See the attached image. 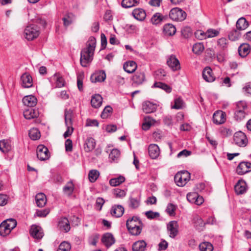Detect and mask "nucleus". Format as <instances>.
<instances>
[{
    "label": "nucleus",
    "mask_w": 251,
    "mask_h": 251,
    "mask_svg": "<svg viewBox=\"0 0 251 251\" xmlns=\"http://www.w3.org/2000/svg\"><path fill=\"white\" fill-rule=\"evenodd\" d=\"M149 154L152 159H156L160 154L159 147L156 144H151L148 148Z\"/></svg>",
    "instance_id": "nucleus-21"
},
{
    "label": "nucleus",
    "mask_w": 251,
    "mask_h": 251,
    "mask_svg": "<svg viewBox=\"0 0 251 251\" xmlns=\"http://www.w3.org/2000/svg\"><path fill=\"white\" fill-rule=\"evenodd\" d=\"M144 225H136V226H129L127 227L129 233L133 236H138L142 232Z\"/></svg>",
    "instance_id": "nucleus-33"
},
{
    "label": "nucleus",
    "mask_w": 251,
    "mask_h": 251,
    "mask_svg": "<svg viewBox=\"0 0 251 251\" xmlns=\"http://www.w3.org/2000/svg\"><path fill=\"white\" fill-rule=\"evenodd\" d=\"M143 224L140 218L137 216H133L129 218L126 222V227L132 226H136V225H143Z\"/></svg>",
    "instance_id": "nucleus-32"
},
{
    "label": "nucleus",
    "mask_w": 251,
    "mask_h": 251,
    "mask_svg": "<svg viewBox=\"0 0 251 251\" xmlns=\"http://www.w3.org/2000/svg\"><path fill=\"white\" fill-rule=\"evenodd\" d=\"M94 52L84 48L80 53V62L82 66L86 67L93 60Z\"/></svg>",
    "instance_id": "nucleus-4"
},
{
    "label": "nucleus",
    "mask_w": 251,
    "mask_h": 251,
    "mask_svg": "<svg viewBox=\"0 0 251 251\" xmlns=\"http://www.w3.org/2000/svg\"><path fill=\"white\" fill-rule=\"evenodd\" d=\"M140 204V199L139 197L134 198L130 196L128 199V206L131 209L137 208Z\"/></svg>",
    "instance_id": "nucleus-37"
},
{
    "label": "nucleus",
    "mask_w": 251,
    "mask_h": 251,
    "mask_svg": "<svg viewBox=\"0 0 251 251\" xmlns=\"http://www.w3.org/2000/svg\"><path fill=\"white\" fill-rule=\"evenodd\" d=\"M155 120L151 118L150 116H146L145 117V122L142 125L143 129L146 130L150 128L151 126L154 124Z\"/></svg>",
    "instance_id": "nucleus-46"
},
{
    "label": "nucleus",
    "mask_w": 251,
    "mask_h": 251,
    "mask_svg": "<svg viewBox=\"0 0 251 251\" xmlns=\"http://www.w3.org/2000/svg\"><path fill=\"white\" fill-rule=\"evenodd\" d=\"M113 111L112 108L107 105L105 107L102 112L101 113L100 116L102 119H106L111 115Z\"/></svg>",
    "instance_id": "nucleus-55"
},
{
    "label": "nucleus",
    "mask_w": 251,
    "mask_h": 251,
    "mask_svg": "<svg viewBox=\"0 0 251 251\" xmlns=\"http://www.w3.org/2000/svg\"><path fill=\"white\" fill-rule=\"evenodd\" d=\"M101 242L107 248H108L115 243V240L111 233H106L103 235Z\"/></svg>",
    "instance_id": "nucleus-17"
},
{
    "label": "nucleus",
    "mask_w": 251,
    "mask_h": 251,
    "mask_svg": "<svg viewBox=\"0 0 251 251\" xmlns=\"http://www.w3.org/2000/svg\"><path fill=\"white\" fill-rule=\"evenodd\" d=\"M17 221L14 219H9L3 221L0 224V235L6 236L9 234L11 230L17 226Z\"/></svg>",
    "instance_id": "nucleus-1"
},
{
    "label": "nucleus",
    "mask_w": 251,
    "mask_h": 251,
    "mask_svg": "<svg viewBox=\"0 0 251 251\" xmlns=\"http://www.w3.org/2000/svg\"><path fill=\"white\" fill-rule=\"evenodd\" d=\"M86 46V48L85 49L94 52L96 46V39L94 36H90L89 37Z\"/></svg>",
    "instance_id": "nucleus-41"
},
{
    "label": "nucleus",
    "mask_w": 251,
    "mask_h": 251,
    "mask_svg": "<svg viewBox=\"0 0 251 251\" xmlns=\"http://www.w3.org/2000/svg\"><path fill=\"white\" fill-rule=\"evenodd\" d=\"M113 194L116 198H122L126 196V192L125 190L119 188H115L113 190Z\"/></svg>",
    "instance_id": "nucleus-56"
},
{
    "label": "nucleus",
    "mask_w": 251,
    "mask_h": 251,
    "mask_svg": "<svg viewBox=\"0 0 251 251\" xmlns=\"http://www.w3.org/2000/svg\"><path fill=\"white\" fill-rule=\"evenodd\" d=\"M132 85L133 86H138L143 83L146 81V77L144 73L136 72L132 78Z\"/></svg>",
    "instance_id": "nucleus-12"
},
{
    "label": "nucleus",
    "mask_w": 251,
    "mask_h": 251,
    "mask_svg": "<svg viewBox=\"0 0 251 251\" xmlns=\"http://www.w3.org/2000/svg\"><path fill=\"white\" fill-rule=\"evenodd\" d=\"M176 207L173 203H169L166 208L167 213L170 216H174Z\"/></svg>",
    "instance_id": "nucleus-64"
},
{
    "label": "nucleus",
    "mask_w": 251,
    "mask_h": 251,
    "mask_svg": "<svg viewBox=\"0 0 251 251\" xmlns=\"http://www.w3.org/2000/svg\"><path fill=\"white\" fill-rule=\"evenodd\" d=\"M181 35L185 38H189L192 35L191 29L189 26H185L181 29Z\"/></svg>",
    "instance_id": "nucleus-63"
},
{
    "label": "nucleus",
    "mask_w": 251,
    "mask_h": 251,
    "mask_svg": "<svg viewBox=\"0 0 251 251\" xmlns=\"http://www.w3.org/2000/svg\"><path fill=\"white\" fill-rule=\"evenodd\" d=\"M219 34V32L214 29H209L204 34V38H212L217 36Z\"/></svg>",
    "instance_id": "nucleus-59"
},
{
    "label": "nucleus",
    "mask_w": 251,
    "mask_h": 251,
    "mask_svg": "<svg viewBox=\"0 0 251 251\" xmlns=\"http://www.w3.org/2000/svg\"><path fill=\"white\" fill-rule=\"evenodd\" d=\"M147 245L144 240H138L133 244L132 250L133 251H145Z\"/></svg>",
    "instance_id": "nucleus-29"
},
{
    "label": "nucleus",
    "mask_w": 251,
    "mask_h": 251,
    "mask_svg": "<svg viewBox=\"0 0 251 251\" xmlns=\"http://www.w3.org/2000/svg\"><path fill=\"white\" fill-rule=\"evenodd\" d=\"M102 102V98L100 94H95L92 97L91 104L93 107L98 108L100 107Z\"/></svg>",
    "instance_id": "nucleus-30"
},
{
    "label": "nucleus",
    "mask_w": 251,
    "mask_h": 251,
    "mask_svg": "<svg viewBox=\"0 0 251 251\" xmlns=\"http://www.w3.org/2000/svg\"><path fill=\"white\" fill-rule=\"evenodd\" d=\"M132 15L139 21H143L146 16L145 11L142 8H136L132 12Z\"/></svg>",
    "instance_id": "nucleus-31"
},
{
    "label": "nucleus",
    "mask_w": 251,
    "mask_h": 251,
    "mask_svg": "<svg viewBox=\"0 0 251 251\" xmlns=\"http://www.w3.org/2000/svg\"><path fill=\"white\" fill-rule=\"evenodd\" d=\"M74 185L72 181H70L64 186L63 188V192L68 196H70L73 194L74 190Z\"/></svg>",
    "instance_id": "nucleus-38"
},
{
    "label": "nucleus",
    "mask_w": 251,
    "mask_h": 251,
    "mask_svg": "<svg viewBox=\"0 0 251 251\" xmlns=\"http://www.w3.org/2000/svg\"><path fill=\"white\" fill-rule=\"evenodd\" d=\"M137 67L136 63L134 61H129L125 62L123 68L124 70L129 74L133 73L135 71Z\"/></svg>",
    "instance_id": "nucleus-26"
},
{
    "label": "nucleus",
    "mask_w": 251,
    "mask_h": 251,
    "mask_svg": "<svg viewBox=\"0 0 251 251\" xmlns=\"http://www.w3.org/2000/svg\"><path fill=\"white\" fill-rule=\"evenodd\" d=\"M53 77L56 79V85L57 87L61 88L64 86L65 80L62 77L60 76L57 74H54Z\"/></svg>",
    "instance_id": "nucleus-58"
},
{
    "label": "nucleus",
    "mask_w": 251,
    "mask_h": 251,
    "mask_svg": "<svg viewBox=\"0 0 251 251\" xmlns=\"http://www.w3.org/2000/svg\"><path fill=\"white\" fill-rule=\"evenodd\" d=\"M251 171V162H241L236 168V172L239 175H244Z\"/></svg>",
    "instance_id": "nucleus-8"
},
{
    "label": "nucleus",
    "mask_w": 251,
    "mask_h": 251,
    "mask_svg": "<svg viewBox=\"0 0 251 251\" xmlns=\"http://www.w3.org/2000/svg\"><path fill=\"white\" fill-rule=\"evenodd\" d=\"M39 115V113L37 110L30 107L24 112V117L28 120L37 118Z\"/></svg>",
    "instance_id": "nucleus-27"
},
{
    "label": "nucleus",
    "mask_w": 251,
    "mask_h": 251,
    "mask_svg": "<svg viewBox=\"0 0 251 251\" xmlns=\"http://www.w3.org/2000/svg\"><path fill=\"white\" fill-rule=\"evenodd\" d=\"M22 86L24 88H30L33 85V80L31 76L28 73H25L21 77Z\"/></svg>",
    "instance_id": "nucleus-15"
},
{
    "label": "nucleus",
    "mask_w": 251,
    "mask_h": 251,
    "mask_svg": "<svg viewBox=\"0 0 251 251\" xmlns=\"http://www.w3.org/2000/svg\"><path fill=\"white\" fill-rule=\"evenodd\" d=\"M84 77V73L81 72L77 75V86L79 91H83V80Z\"/></svg>",
    "instance_id": "nucleus-53"
},
{
    "label": "nucleus",
    "mask_w": 251,
    "mask_h": 251,
    "mask_svg": "<svg viewBox=\"0 0 251 251\" xmlns=\"http://www.w3.org/2000/svg\"><path fill=\"white\" fill-rule=\"evenodd\" d=\"M29 137L32 140H36L40 138V131L37 128H33L29 131Z\"/></svg>",
    "instance_id": "nucleus-45"
},
{
    "label": "nucleus",
    "mask_w": 251,
    "mask_h": 251,
    "mask_svg": "<svg viewBox=\"0 0 251 251\" xmlns=\"http://www.w3.org/2000/svg\"><path fill=\"white\" fill-rule=\"evenodd\" d=\"M204 49V46L201 43H197L195 44L192 48L193 52L197 55L201 54Z\"/></svg>",
    "instance_id": "nucleus-49"
},
{
    "label": "nucleus",
    "mask_w": 251,
    "mask_h": 251,
    "mask_svg": "<svg viewBox=\"0 0 251 251\" xmlns=\"http://www.w3.org/2000/svg\"><path fill=\"white\" fill-rule=\"evenodd\" d=\"M37 100L36 98L32 95L25 96L23 99V102L24 104L30 108L35 106L37 104Z\"/></svg>",
    "instance_id": "nucleus-23"
},
{
    "label": "nucleus",
    "mask_w": 251,
    "mask_h": 251,
    "mask_svg": "<svg viewBox=\"0 0 251 251\" xmlns=\"http://www.w3.org/2000/svg\"><path fill=\"white\" fill-rule=\"evenodd\" d=\"M228 43V40L225 38H221L217 41L218 46L223 51L227 50Z\"/></svg>",
    "instance_id": "nucleus-48"
},
{
    "label": "nucleus",
    "mask_w": 251,
    "mask_h": 251,
    "mask_svg": "<svg viewBox=\"0 0 251 251\" xmlns=\"http://www.w3.org/2000/svg\"><path fill=\"white\" fill-rule=\"evenodd\" d=\"M73 14L68 13L63 18V25L65 27L68 26L73 23Z\"/></svg>",
    "instance_id": "nucleus-57"
},
{
    "label": "nucleus",
    "mask_w": 251,
    "mask_h": 251,
    "mask_svg": "<svg viewBox=\"0 0 251 251\" xmlns=\"http://www.w3.org/2000/svg\"><path fill=\"white\" fill-rule=\"evenodd\" d=\"M70 249V244L67 242L64 241L59 246V248L57 250V251H69Z\"/></svg>",
    "instance_id": "nucleus-61"
},
{
    "label": "nucleus",
    "mask_w": 251,
    "mask_h": 251,
    "mask_svg": "<svg viewBox=\"0 0 251 251\" xmlns=\"http://www.w3.org/2000/svg\"><path fill=\"white\" fill-rule=\"evenodd\" d=\"M120 151L118 149H115L111 151L109 155V158L113 161H114L117 160L120 157Z\"/></svg>",
    "instance_id": "nucleus-60"
},
{
    "label": "nucleus",
    "mask_w": 251,
    "mask_h": 251,
    "mask_svg": "<svg viewBox=\"0 0 251 251\" xmlns=\"http://www.w3.org/2000/svg\"><path fill=\"white\" fill-rule=\"evenodd\" d=\"M167 64L173 71L180 69L179 61L175 55L172 54L168 56L167 60Z\"/></svg>",
    "instance_id": "nucleus-9"
},
{
    "label": "nucleus",
    "mask_w": 251,
    "mask_h": 251,
    "mask_svg": "<svg viewBox=\"0 0 251 251\" xmlns=\"http://www.w3.org/2000/svg\"><path fill=\"white\" fill-rule=\"evenodd\" d=\"M35 201L37 206L42 207L47 202L46 197L43 193H39L35 197Z\"/></svg>",
    "instance_id": "nucleus-34"
},
{
    "label": "nucleus",
    "mask_w": 251,
    "mask_h": 251,
    "mask_svg": "<svg viewBox=\"0 0 251 251\" xmlns=\"http://www.w3.org/2000/svg\"><path fill=\"white\" fill-rule=\"evenodd\" d=\"M106 78V74L104 71L100 70L96 72L91 75L90 79L92 82H101L105 80Z\"/></svg>",
    "instance_id": "nucleus-13"
},
{
    "label": "nucleus",
    "mask_w": 251,
    "mask_h": 251,
    "mask_svg": "<svg viewBox=\"0 0 251 251\" xmlns=\"http://www.w3.org/2000/svg\"><path fill=\"white\" fill-rule=\"evenodd\" d=\"M100 176V173L97 170H92L90 171L88 174V178L90 182H95L98 178Z\"/></svg>",
    "instance_id": "nucleus-52"
},
{
    "label": "nucleus",
    "mask_w": 251,
    "mask_h": 251,
    "mask_svg": "<svg viewBox=\"0 0 251 251\" xmlns=\"http://www.w3.org/2000/svg\"><path fill=\"white\" fill-rule=\"evenodd\" d=\"M157 105L150 101H145L142 103V109L146 113H151L156 110Z\"/></svg>",
    "instance_id": "nucleus-16"
},
{
    "label": "nucleus",
    "mask_w": 251,
    "mask_h": 251,
    "mask_svg": "<svg viewBox=\"0 0 251 251\" xmlns=\"http://www.w3.org/2000/svg\"><path fill=\"white\" fill-rule=\"evenodd\" d=\"M95 146V140L92 137H88L85 141L83 147L84 151L89 152L93 150Z\"/></svg>",
    "instance_id": "nucleus-22"
},
{
    "label": "nucleus",
    "mask_w": 251,
    "mask_h": 251,
    "mask_svg": "<svg viewBox=\"0 0 251 251\" xmlns=\"http://www.w3.org/2000/svg\"><path fill=\"white\" fill-rule=\"evenodd\" d=\"M199 249L201 251H212L213 247L210 243L204 242L200 244Z\"/></svg>",
    "instance_id": "nucleus-51"
},
{
    "label": "nucleus",
    "mask_w": 251,
    "mask_h": 251,
    "mask_svg": "<svg viewBox=\"0 0 251 251\" xmlns=\"http://www.w3.org/2000/svg\"><path fill=\"white\" fill-rule=\"evenodd\" d=\"M125 209L121 205H115L111 209V214L116 218L121 217L124 214Z\"/></svg>",
    "instance_id": "nucleus-24"
},
{
    "label": "nucleus",
    "mask_w": 251,
    "mask_h": 251,
    "mask_svg": "<svg viewBox=\"0 0 251 251\" xmlns=\"http://www.w3.org/2000/svg\"><path fill=\"white\" fill-rule=\"evenodd\" d=\"M139 3V0H123L122 6L126 8H130L137 5Z\"/></svg>",
    "instance_id": "nucleus-43"
},
{
    "label": "nucleus",
    "mask_w": 251,
    "mask_h": 251,
    "mask_svg": "<svg viewBox=\"0 0 251 251\" xmlns=\"http://www.w3.org/2000/svg\"><path fill=\"white\" fill-rule=\"evenodd\" d=\"M238 51L241 57H246L251 51V46L249 44L243 43L239 47Z\"/></svg>",
    "instance_id": "nucleus-25"
},
{
    "label": "nucleus",
    "mask_w": 251,
    "mask_h": 251,
    "mask_svg": "<svg viewBox=\"0 0 251 251\" xmlns=\"http://www.w3.org/2000/svg\"><path fill=\"white\" fill-rule=\"evenodd\" d=\"M187 199L191 203H194L198 205H201L204 201L202 197L196 192L189 193L187 195Z\"/></svg>",
    "instance_id": "nucleus-10"
},
{
    "label": "nucleus",
    "mask_w": 251,
    "mask_h": 251,
    "mask_svg": "<svg viewBox=\"0 0 251 251\" xmlns=\"http://www.w3.org/2000/svg\"><path fill=\"white\" fill-rule=\"evenodd\" d=\"M73 112L71 109H66L65 111L64 116L66 125H72V117Z\"/></svg>",
    "instance_id": "nucleus-44"
},
{
    "label": "nucleus",
    "mask_w": 251,
    "mask_h": 251,
    "mask_svg": "<svg viewBox=\"0 0 251 251\" xmlns=\"http://www.w3.org/2000/svg\"><path fill=\"white\" fill-rule=\"evenodd\" d=\"M11 149L8 142L5 140L0 141V150L3 153L8 152Z\"/></svg>",
    "instance_id": "nucleus-54"
},
{
    "label": "nucleus",
    "mask_w": 251,
    "mask_h": 251,
    "mask_svg": "<svg viewBox=\"0 0 251 251\" xmlns=\"http://www.w3.org/2000/svg\"><path fill=\"white\" fill-rule=\"evenodd\" d=\"M226 113L222 111H217L213 115V123L216 125H221L226 121Z\"/></svg>",
    "instance_id": "nucleus-14"
},
{
    "label": "nucleus",
    "mask_w": 251,
    "mask_h": 251,
    "mask_svg": "<svg viewBox=\"0 0 251 251\" xmlns=\"http://www.w3.org/2000/svg\"><path fill=\"white\" fill-rule=\"evenodd\" d=\"M190 178V174L187 171L178 172L175 176L174 180L178 186H184Z\"/></svg>",
    "instance_id": "nucleus-5"
},
{
    "label": "nucleus",
    "mask_w": 251,
    "mask_h": 251,
    "mask_svg": "<svg viewBox=\"0 0 251 251\" xmlns=\"http://www.w3.org/2000/svg\"><path fill=\"white\" fill-rule=\"evenodd\" d=\"M246 115L247 113L244 110H235L234 118L236 121L240 122L245 118Z\"/></svg>",
    "instance_id": "nucleus-50"
},
{
    "label": "nucleus",
    "mask_w": 251,
    "mask_h": 251,
    "mask_svg": "<svg viewBox=\"0 0 251 251\" xmlns=\"http://www.w3.org/2000/svg\"><path fill=\"white\" fill-rule=\"evenodd\" d=\"M167 18L166 16H162L159 13L154 14L151 19V22L153 25H157L160 23Z\"/></svg>",
    "instance_id": "nucleus-39"
},
{
    "label": "nucleus",
    "mask_w": 251,
    "mask_h": 251,
    "mask_svg": "<svg viewBox=\"0 0 251 251\" xmlns=\"http://www.w3.org/2000/svg\"><path fill=\"white\" fill-rule=\"evenodd\" d=\"M40 33L39 27L35 24L27 26L24 30L25 37L28 41L37 38Z\"/></svg>",
    "instance_id": "nucleus-2"
},
{
    "label": "nucleus",
    "mask_w": 251,
    "mask_h": 251,
    "mask_svg": "<svg viewBox=\"0 0 251 251\" xmlns=\"http://www.w3.org/2000/svg\"><path fill=\"white\" fill-rule=\"evenodd\" d=\"M163 32L166 35L172 36L176 33V28L173 25L167 24L163 26Z\"/></svg>",
    "instance_id": "nucleus-36"
},
{
    "label": "nucleus",
    "mask_w": 251,
    "mask_h": 251,
    "mask_svg": "<svg viewBox=\"0 0 251 251\" xmlns=\"http://www.w3.org/2000/svg\"><path fill=\"white\" fill-rule=\"evenodd\" d=\"M178 225L176 221H172L167 225V230L171 238H175L178 233Z\"/></svg>",
    "instance_id": "nucleus-11"
},
{
    "label": "nucleus",
    "mask_w": 251,
    "mask_h": 251,
    "mask_svg": "<svg viewBox=\"0 0 251 251\" xmlns=\"http://www.w3.org/2000/svg\"><path fill=\"white\" fill-rule=\"evenodd\" d=\"M236 26L237 29L239 30H243L248 27L249 23L245 18L242 17L237 20Z\"/></svg>",
    "instance_id": "nucleus-35"
},
{
    "label": "nucleus",
    "mask_w": 251,
    "mask_h": 251,
    "mask_svg": "<svg viewBox=\"0 0 251 251\" xmlns=\"http://www.w3.org/2000/svg\"><path fill=\"white\" fill-rule=\"evenodd\" d=\"M234 190L237 195H241L245 193L247 190L245 181L242 179L239 180L234 186Z\"/></svg>",
    "instance_id": "nucleus-20"
},
{
    "label": "nucleus",
    "mask_w": 251,
    "mask_h": 251,
    "mask_svg": "<svg viewBox=\"0 0 251 251\" xmlns=\"http://www.w3.org/2000/svg\"><path fill=\"white\" fill-rule=\"evenodd\" d=\"M202 77L206 81L208 82H213L215 79L212 69L209 67H206L203 69Z\"/></svg>",
    "instance_id": "nucleus-19"
},
{
    "label": "nucleus",
    "mask_w": 251,
    "mask_h": 251,
    "mask_svg": "<svg viewBox=\"0 0 251 251\" xmlns=\"http://www.w3.org/2000/svg\"><path fill=\"white\" fill-rule=\"evenodd\" d=\"M233 141L237 146L241 147H246L248 142L246 134L241 131L236 132L234 134Z\"/></svg>",
    "instance_id": "nucleus-6"
},
{
    "label": "nucleus",
    "mask_w": 251,
    "mask_h": 251,
    "mask_svg": "<svg viewBox=\"0 0 251 251\" xmlns=\"http://www.w3.org/2000/svg\"><path fill=\"white\" fill-rule=\"evenodd\" d=\"M205 56L211 61L215 58V52L213 48H208L205 50Z\"/></svg>",
    "instance_id": "nucleus-62"
},
{
    "label": "nucleus",
    "mask_w": 251,
    "mask_h": 251,
    "mask_svg": "<svg viewBox=\"0 0 251 251\" xmlns=\"http://www.w3.org/2000/svg\"><path fill=\"white\" fill-rule=\"evenodd\" d=\"M241 35L240 30L234 29L229 33L228 38L232 41H235L239 39Z\"/></svg>",
    "instance_id": "nucleus-47"
},
{
    "label": "nucleus",
    "mask_w": 251,
    "mask_h": 251,
    "mask_svg": "<svg viewBox=\"0 0 251 251\" xmlns=\"http://www.w3.org/2000/svg\"><path fill=\"white\" fill-rule=\"evenodd\" d=\"M58 227L60 230L64 231L65 232H68L71 227L68 219L65 217L61 218L58 222Z\"/></svg>",
    "instance_id": "nucleus-28"
},
{
    "label": "nucleus",
    "mask_w": 251,
    "mask_h": 251,
    "mask_svg": "<svg viewBox=\"0 0 251 251\" xmlns=\"http://www.w3.org/2000/svg\"><path fill=\"white\" fill-rule=\"evenodd\" d=\"M125 180L126 179L124 176H120L117 177L110 179L109 180V184L112 186H117L125 182Z\"/></svg>",
    "instance_id": "nucleus-42"
},
{
    "label": "nucleus",
    "mask_w": 251,
    "mask_h": 251,
    "mask_svg": "<svg viewBox=\"0 0 251 251\" xmlns=\"http://www.w3.org/2000/svg\"><path fill=\"white\" fill-rule=\"evenodd\" d=\"M186 12L178 7L172 9L169 13L170 18L176 21H182L186 19Z\"/></svg>",
    "instance_id": "nucleus-3"
},
{
    "label": "nucleus",
    "mask_w": 251,
    "mask_h": 251,
    "mask_svg": "<svg viewBox=\"0 0 251 251\" xmlns=\"http://www.w3.org/2000/svg\"><path fill=\"white\" fill-rule=\"evenodd\" d=\"M37 156L40 160H46L50 157L48 149L43 145L38 146L36 151Z\"/></svg>",
    "instance_id": "nucleus-7"
},
{
    "label": "nucleus",
    "mask_w": 251,
    "mask_h": 251,
    "mask_svg": "<svg viewBox=\"0 0 251 251\" xmlns=\"http://www.w3.org/2000/svg\"><path fill=\"white\" fill-rule=\"evenodd\" d=\"M30 234L34 238L41 239L43 236V232L40 226L32 225L30 229Z\"/></svg>",
    "instance_id": "nucleus-18"
},
{
    "label": "nucleus",
    "mask_w": 251,
    "mask_h": 251,
    "mask_svg": "<svg viewBox=\"0 0 251 251\" xmlns=\"http://www.w3.org/2000/svg\"><path fill=\"white\" fill-rule=\"evenodd\" d=\"M152 87L161 89L167 93H171L172 90L169 85L161 82H155L153 84Z\"/></svg>",
    "instance_id": "nucleus-40"
}]
</instances>
